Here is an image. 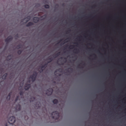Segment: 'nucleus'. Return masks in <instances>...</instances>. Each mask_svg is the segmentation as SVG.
Returning a JSON list of instances; mask_svg holds the SVG:
<instances>
[{"label":"nucleus","instance_id":"obj_1","mask_svg":"<svg viewBox=\"0 0 126 126\" xmlns=\"http://www.w3.org/2000/svg\"><path fill=\"white\" fill-rule=\"evenodd\" d=\"M52 117L53 119L57 120L59 117V113L57 111H55L51 113Z\"/></svg>","mask_w":126,"mask_h":126},{"label":"nucleus","instance_id":"obj_2","mask_svg":"<svg viewBox=\"0 0 126 126\" xmlns=\"http://www.w3.org/2000/svg\"><path fill=\"white\" fill-rule=\"evenodd\" d=\"M37 74V73L35 72L32 75L30 76V78L32 79V81L33 82H34L35 80Z\"/></svg>","mask_w":126,"mask_h":126},{"label":"nucleus","instance_id":"obj_3","mask_svg":"<svg viewBox=\"0 0 126 126\" xmlns=\"http://www.w3.org/2000/svg\"><path fill=\"white\" fill-rule=\"evenodd\" d=\"M15 118L14 116H11L8 120V122L11 124H13L15 121Z\"/></svg>","mask_w":126,"mask_h":126},{"label":"nucleus","instance_id":"obj_4","mask_svg":"<svg viewBox=\"0 0 126 126\" xmlns=\"http://www.w3.org/2000/svg\"><path fill=\"white\" fill-rule=\"evenodd\" d=\"M53 91V89L50 88L47 90L46 92V94L49 96L52 94Z\"/></svg>","mask_w":126,"mask_h":126},{"label":"nucleus","instance_id":"obj_5","mask_svg":"<svg viewBox=\"0 0 126 126\" xmlns=\"http://www.w3.org/2000/svg\"><path fill=\"white\" fill-rule=\"evenodd\" d=\"M13 39L12 37L11 36H8L5 40V41L6 43V44H8L10 41H11Z\"/></svg>","mask_w":126,"mask_h":126},{"label":"nucleus","instance_id":"obj_6","mask_svg":"<svg viewBox=\"0 0 126 126\" xmlns=\"http://www.w3.org/2000/svg\"><path fill=\"white\" fill-rule=\"evenodd\" d=\"M30 87V84H26L24 86V89L26 90H28Z\"/></svg>","mask_w":126,"mask_h":126},{"label":"nucleus","instance_id":"obj_7","mask_svg":"<svg viewBox=\"0 0 126 126\" xmlns=\"http://www.w3.org/2000/svg\"><path fill=\"white\" fill-rule=\"evenodd\" d=\"M48 63H47L45 64L44 65H42L41 66V71H40V72L41 73V72H43V68L45 69L47 66V64Z\"/></svg>","mask_w":126,"mask_h":126},{"label":"nucleus","instance_id":"obj_8","mask_svg":"<svg viewBox=\"0 0 126 126\" xmlns=\"http://www.w3.org/2000/svg\"><path fill=\"white\" fill-rule=\"evenodd\" d=\"M21 109V106L19 104L16 105V109L17 111H19Z\"/></svg>","mask_w":126,"mask_h":126},{"label":"nucleus","instance_id":"obj_9","mask_svg":"<svg viewBox=\"0 0 126 126\" xmlns=\"http://www.w3.org/2000/svg\"><path fill=\"white\" fill-rule=\"evenodd\" d=\"M34 22L36 23L38 22L39 20V18L37 17H35L33 18Z\"/></svg>","mask_w":126,"mask_h":126},{"label":"nucleus","instance_id":"obj_10","mask_svg":"<svg viewBox=\"0 0 126 126\" xmlns=\"http://www.w3.org/2000/svg\"><path fill=\"white\" fill-rule=\"evenodd\" d=\"M41 106V104L40 102L37 103L36 104V107L37 109L39 108Z\"/></svg>","mask_w":126,"mask_h":126},{"label":"nucleus","instance_id":"obj_11","mask_svg":"<svg viewBox=\"0 0 126 126\" xmlns=\"http://www.w3.org/2000/svg\"><path fill=\"white\" fill-rule=\"evenodd\" d=\"M33 23L32 22H30L27 24L26 26L27 27H28L33 25Z\"/></svg>","mask_w":126,"mask_h":126},{"label":"nucleus","instance_id":"obj_12","mask_svg":"<svg viewBox=\"0 0 126 126\" xmlns=\"http://www.w3.org/2000/svg\"><path fill=\"white\" fill-rule=\"evenodd\" d=\"M12 94V92H11L10 93H9V94H8V95L7 96V97H6V99L8 100H9L10 98V96L11 95V94Z\"/></svg>","mask_w":126,"mask_h":126},{"label":"nucleus","instance_id":"obj_13","mask_svg":"<svg viewBox=\"0 0 126 126\" xmlns=\"http://www.w3.org/2000/svg\"><path fill=\"white\" fill-rule=\"evenodd\" d=\"M8 74L7 73H6L4 74L2 77V78L3 79H6V77L7 76Z\"/></svg>","mask_w":126,"mask_h":126},{"label":"nucleus","instance_id":"obj_14","mask_svg":"<svg viewBox=\"0 0 126 126\" xmlns=\"http://www.w3.org/2000/svg\"><path fill=\"white\" fill-rule=\"evenodd\" d=\"M31 19V17L30 16H28L27 17L25 18V19H27V20L26 21V22L25 23H26L27 22H28Z\"/></svg>","mask_w":126,"mask_h":126},{"label":"nucleus","instance_id":"obj_15","mask_svg":"<svg viewBox=\"0 0 126 126\" xmlns=\"http://www.w3.org/2000/svg\"><path fill=\"white\" fill-rule=\"evenodd\" d=\"M53 102L54 104H57L58 103V101L57 99H55L53 100Z\"/></svg>","mask_w":126,"mask_h":126},{"label":"nucleus","instance_id":"obj_16","mask_svg":"<svg viewBox=\"0 0 126 126\" xmlns=\"http://www.w3.org/2000/svg\"><path fill=\"white\" fill-rule=\"evenodd\" d=\"M60 52H59L56 54L54 56V57L55 58L58 57L59 55H60Z\"/></svg>","mask_w":126,"mask_h":126},{"label":"nucleus","instance_id":"obj_17","mask_svg":"<svg viewBox=\"0 0 126 126\" xmlns=\"http://www.w3.org/2000/svg\"><path fill=\"white\" fill-rule=\"evenodd\" d=\"M47 59L50 61H49L48 62V63H49L51 62L53 60V58L52 57H50L48 58Z\"/></svg>","mask_w":126,"mask_h":126},{"label":"nucleus","instance_id":"obj_18","mask_svg":"<svg viewBox=\"0 0 126 126\" xmlns=\"http://www.w3.org/2000/svg\"><path fill=\"white\" fill-rule=\"evenodd\" d=\"M11 55H8L7 57V59L8 61H9L11 60Z\"/></svg>","mask_w":126,"mask_h":126},{"label":"nucleus","instance_id":"obj_19","mask_svg":"<svg viewBox=\"0 0 126 126\" xmlns=\"http://www.w3.org/2000/svg\"><path fill=\"white\" fill-rule=\"evenodd\" d=\"M44 7L46 8H49V5L48 4H46L44 5Z\"/></svg>","mask_w":126,"mask_h":126},{"label":"nucleus","instance_id":"obj_20","mask_svg":"<svg viewBox=\"0 0 126 126\" xmlns=\"http://www.w3.org/2000/svg\"><path fill=\"white\" fill-rule=\"evenodd\" d=\"M19 94L20 95L23 96V91L21 90L19 93Z\"/></svg>","mask_w":126,"mask_h":126},{"label":"nucleus","instance_id":"obj_21","mask_svg":"<svg viewBox=\"0 0 126 126\" xmlns=\"http://www.w3.org/2000/svg\"><path fill=\"white\" fill-rule=\"evenodd\" d=\"M22 51L21 50H18L17 51V53L19 54H20L22 53Z\"/></svg>","mask_w":126,"mask_h":126},{"label":"nucleus","instance_id":"obj_22","mask_svg":"<svg viewBox=\"0 0 126 126\" xmlns=\"http://www.w3.org/2000/svg\"><path fill=\"white\" fill-rule=\"evenodd\" d=\"M21 47V45H18L17 46V48L18 49L20 48Z\"/></svg>","mask_w":126,"mask_h":126},{"label":"nucleus","instance_id":"obj_23","mask_svg":"<svg viewBox=\"0 0 126 126\" xmlns=\"http://www.w3.org/2000/svg\"><path fill=\"white\" fill-rule=\"evenodd\" d=\"M19 96H17L16 97L15 99V102H16L18 100V98H19Z\"/></svg>","mask_w":126,"mask_h":126},{"label":"nucleus","instance_id":"obj_24","mask_svg":"<svg viewBox=\"0 0 126 126\" xmlns=\"http://www.w3.org/2000/svg\"><path fill=\"white\" fill-rule=\"evenodd\" d=\"M28 116H25V119H28Z\"/></svg>","mask_w":126,"mask_h":126},{"label":"nucleus","instance_id":"obj_25","mask_svg":"<svg viewBox=\"0 0 126 126\" xmlns=\"http://www.w3.org/2000/svg\"><path fill=\"white\" fill-rule=\"evenodd\" d=\"M78 49H75L74 50L76 52H77V51Z\"/></svg>","mask_w":126,"mask_h":126},{"label":"nucleus","instance_id":"obj_26","mask_svg":"<svg viewBox=\"0 0 126 126\" xmlns=\"http://www.w3.org/2000/svg\"><path fill=\"white\" fill-rule=\"evenodd\" d=\"M70 47H74V46L73 45H71V46H70Z\"/></svg>","mask_w":126,"mask_h":126},{"label":"nucleus","instance_id":"obj_27","mask_svg":"<svg viewBox=\"0 0 126 126\" xmlns=\"http://www.w3.org/2000/svg\"><path fill=\"white\" fill-rule=\"evenodd\" d=\"M5 126H7V123H6L5 125Z\"/></svg>","mask_w":126,"mask_h":126},{"label":"nucleus","instance_id":"obj_28","mask_svg":"<svg viewBox=\"0 0 126 126\" xmlns=\"http://www.w3.org/2000/svg\"><path fill=\"white\" fill-rule=\"evenodd\" d=\"M70 30H69L68 31H67V32L69 33V32H70Z\"/></svg>","mask_w":126,"mask_h":126},{"label":"nucleus","instance_id":"obj_29","mask_svg":"<svg viewBox=\"0 0 126 126\" xmlns=\"http://www.w3.org/2000/svg\"><path fill=\"white\" fill-rule=\"evenodd\" d=\"M62 40H60V42H61V41H62Z\"/></svg>","mask_w":126,"mask_h":126},{"label":"nucleus","instance_id":"obj_30","mask_svg":"<svg viewBox=\"0 0 126 126\" xmlns=\"http://www.w3.org/2000/svg\"><path fill=\"white\" fill-rule=\"evenodd\" d=\"M94 55L95 56H96V55L95 54H94Z\"/></svg>","mask_w":126,"mask_h":126},{"label":"nucleus","instance_id":"obj_31","mask_svg":"<svg viewBox=\"0 0 126 126\" xmlns=\"http://www.w3.org/2000/svg\"><path fill=\"white\" fill-rule=\"evenodd\" d=\"M71 70H72V68H71Z\"/></svg>","mask_w":126,"mask_h":126},{"label":"nucleus","instance_id":"obj_32","mask_svg":"<svg viewBox=\"0 0 126 126\" xmlns=\"http://www.w3.org/2000/svg\"><path fill=\"white\" fill-rule=\"evenodd\" d=\"M78 53V52H75V53Z\"/></svg>","mask_w":126,"mask_h":126},{"label":"nucleus","instance_id":"obj_33","mask_svg":"<svg viewBox=\"0 0 126 126\" xmlns=\"http://www.w3.org/2000/svg\"><path fill=\"white\" fill-rule=\"evenodd\" d=\"M34 98H34L33 97V99H34Z\"/></svg>","mask_w":126,"mask_h":126}]
</instances>
